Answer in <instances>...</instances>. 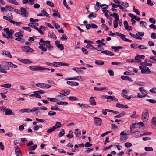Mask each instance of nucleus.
Listing matches in <instances>:
<instances>
[{
	"label": "nucleus",
	"instance_id": "obj_1",
	"mask_svg": "<svg viewBox=\"0 0 156 156\" xmlns=\"http://www.w3.org/2000/svg\"><path fill=\"white\" fill-rule=\"evenodd\" d=\"M20 13L23 17H28V12L24 7H21L20 10Z\"/></svg>",
	"mask_w": 156,
	"mask_h": 156
},
{
	"label": "nucleus",
	"instance_id": "obj_2",
	"mask_svg": "<svg viewBox=\"0 0 156 156\" xmlns=\"http://www.w3.org/2000/svg\"><path fill=\"white\" fill-rule=\"evenodd\" d=\"M139 89L140 90V91L142 93V94H144V95H140V93H138L137 95V97L139 98H141L142 97H145L147 94V92L144 89L143 87H140L139 88Z\"/></svg>",
	"mask_w": 156,
	"mask_h": 156
},
{
	"label": "nucleus",
	"instance_id": "obj_3",
	"mask_svg": "<svg viewBox=\"0 0 156 156\" xmlns=\"http://www.w3.org/2000/svg\"><path fill=\"white\" fill-rule=\"evenodd\" d=\"M29 69L32 71H39L41 70V67L38 65L32 66H29Z\"/></svg>",
	"mask_w": 156,
	"mask_h": 156
},
{
	"label": "nucleus",
	"instance_id": "obj_4",
	"mask_svg": "<svg viewBox=\"0 0 156 156\" xmlns=\"http://www.w3.org/2000/svg\"><path fill=\"white\" fill-rule=\"evenodd\" d=\"M22 50L25 52H33L34 50L31 48L29 47V46H22L21 47Z\"/></svg>",
	"mask_w": 156,
	"mask_h": 156
},
{
	"label": "nucleus",
	"instance_id": "obj_5",
	"mask_svg": "<svg viewBox=\"0 0 156 156\" xmlns=\"http://www.w3.org/2000/svg\"><path fill=\"white\" fill-rule=\"evenodd\" d=\"M15 153L17 156H22V154L21 150L18 146H17L15 148Z\"/></svg>",
	"mask_w": 156,
	"mask_h": 156
},
{
	"label": "nucleus",
	"instance_id": "obj_6",
	"mask_svg": "<svg viewBox=\"0 0 156 156\" xmlns=\"http://www.w3.org/2000/svg\"><path fill=\"white\" fill-rule=\"evenodd\" d=\"M94 118L95 119L94 122L95 124L98 126L101 125L102 122V120L101 118L98 117H94Z\"/></svg>",
	"mask_w": 156,
	"mask_h": 156
},
{
	"label": "nucleus",
	"instance_id": "obj_7",
	"mask_svg": "<svg viewBox=\"0 0 156 156\" xmlns=\"http://www.w3.org/2000/svg\"><path fill=\"white\" fill-rule=\"evenodd\" d=\"M70 92V91L69 90H64L61 91L60 94L64 96H66L69 94Z\"/></svg>",
	"mask_w": 156,
	"mask_h": 156
},
{
	"label": "nucleus",
	"instance_id": "obj_8",
	"mask_svg": "<svg viewBox=\"0 0 156 156\" xmlns=\"http://www.w3.org/2000/svg\"><path fill=\"white\" fill-rule=\"evenodd\" d=\"M45 46L46 48L50 51H52L53 49V47L51 45L50 43V41H46V43H45Z\"/></svg>",
	"mask_w": 156,
	"mask_h": 156
},
{
	"label": "nucleus",
	"instance_id": "obj_9",
	"mask_svg": "<svg viewBox=\"0 0 156 156\" xmlns=\"http://www.w3.org/2000/svg\"><path fill=\"white\" fill-rule=\"evenodd\" d=\"M20 59V60H19V59H18L21 62L25 64H31L32 63V61L28 59L23 58H21Z\"/></svg>",
	"mask_w": 156,
	"mask_h": 156
},
{
	"label": "nucleus",
	"instance_id": "obj_10",
	"mask_svg": "<svg viewBox=\"0 0 156 156\" xmlns=\"http://www.w3.org/2000/svg\"><path fill=\"white\" fill-rule=\"evenodd\" d=\"M66 83L70 86H77L79 85L78 83L73 81H67L66 82Z\"/></svg>",
	"mask_w": 156,
	"mask_h": 156
},
{
	"label": "nucleus",
	"instance_id": "obj_11",
	"mask_svg": "<svg viewBox=\"0 0 156 156\" xmlns=\"http://www.w3.org/2000/svg\"><path fill=\"white\" fill-rule=\"evenodd\" d=\"M116 107L119 108H128L129 107L126 105L122 104L119 103H117L116 105Z\"/></svg>",
	"mask_w": 156,
	"mask_h": 156
},
{
	"label": "nucleus",
	"instance_id": "obj_12",
	"mask_svg": "<svg viewBox=\"0 0 156 156\" xmlns=\"http://www.w3.org/2000/svg\"><path fill=\"white\" fill-rule=\"evenodd\" d=\"M125 35L122 34L120 37L121 39L124 41L130 43H131L132 42V41L131 40L125 37Z\"/></svg>",
	"mask_w": 156,
	"mask_h": 156
},
{
	"label": "nucleus",
	"instance_id": "obj_13",
	"mask_svg": "<svg viewBox=\"0 0 156 156\" xmlns=\"http://www.w3.org/2000/svg\"><path fill=\"white\" fill-rule=\"evenodd\" d=\"M111 48L112 49H114L115 50L114 52H116L119 50L122 49L123 48L121 46H112L111 47Z\"/></svg>",
	"mask_w": 156,
	"mask_h": 156
},
{
	"label": "nucleus",
	"instance_id": "obj_14",
	"mask_svg": "<svg viewBox=\"0 0 156 156\" xmlns=\"http://www.w3.org/2000/svg\"><path fill=\"white\" fill-rule=\"evenodd\" d=\"M144 68L145 69L143 71V73L149 74L151 73V71L148 67L146 66H144Z\"/></svg>",
	"mask_w": 156,
	"mask_h": 156
},
{
	"label": "nucleus",
	"instance_id": "obj_15",
	"mask_svg": "<svg viewBox=\"0 0 156 156\" xmlns=\"http://www.w3.org/2000/svg\"><path fill=\"white\" fill-rule=\"evenodd\" d=\"M13 114L14 113L12 112V110L10 109L9 108H7L6 110L5 115H11Z\"/></svg>",
	"mask_w": 156,
	"mask_h": 156
},
{
	"label": "nucleus",
	"instance_id": "obj_16",
	"mask_svg": "<svg viewBox=\"0 0 156 156\" xmlns=\"http://www.w3.org/2000/svg\"><path fill=\"white\" fill-rule=\"evenodd\" d=\"M72 69L76 71L77 72H79L82 73L84 72L80 68H78V67H74L72 68Z\"/></svg>",
	"mask_w": 156,
	"mask_h": 156
},
{
	"label": "nucleus",
	"instance_id": "obj_17",
	"mask_svg": "<svg viewBox=\"0 0 156 156\" xmlns=\"http://www.w3.org/2000/svg\"><path fill=\"white\" fill-rule=\"evenodd\" d=\"M54 64H55L56 65H59L60 66H69V64L66 63H63L62 62H54L53 63Z\"/></svg>",
	"mask_w": 156,
	"mask_h": 156
},
{
	"label": "nucleus",
	"instance_id": "obj_18",
	"mask_svg": "<svg viewBox=\"0 0 156 156\" xmlns=\"http://www.w3.org/2000/svg\"><path fill=\"white\" fill-rule=\"evenodd\" d=\"M90 104L92 105H95L96 104V102L95 101V100L94 98L91 97L90 99Z\"/></svg>",
	"mask_w": 156,
	"mask_h": 156
},
{
	"label": "nucleus",
	"instance_id": "obj_19",
	"mask_svg": "<svg viewBox=\"0 0 156 156\" xmlns=\"http://www.w3.org/2000/svg\"><path fill=\"white\" fill-rule=\"evenodd\" d=\"M108 97V100L110 99L115 102H117L118 101V99L114 96H109Z\"/></svg>",
	"mask_w": 156,
	"mask_h": 156
},
{
	"label": "nucleus",
	"instance_id": "obj_20",
	"mask_svg": "<svg viewBox=\"0 0 156 156\" xmlns=\"http://www.w3.org/2000/svg\"><path fill=\"white\" fill-rule=\"evenodd\" d=\"M94 89L95 90L97 91H102V90H106L108 89L106 87H103L101 88H99L97 87H94Z\"/></svg>",
	"mask_w": 156,
	"mask_h": 156
},
{
	"label": "nucleus",
	"instance_id": "obj_21",
	"mask_svg": "<svg viewBox=\"0 0 156 156\" xmlns=\"http://www.w3.org/2000/svg\"><path fill=\"white\" fill-rule=\"evenodd\" d=\"M45 43H46V41L43 40L42 39H41L40 40L39 44L40 45V46H45Z\"/></svg>",
	"mask_w": 156,
	"mask_h": 156
},
{
	"label": "nucleus",
	"instance_id": "obj_22",
	"mask_svg": "<svg viewBox=\"0 0 156 156\" xmlns=\"http://www.w3.org/2000/svg\"><path fill=\"white\" fill-rule=\"evenodd\" d=\"M95 63L98 65H102L104 64V61L101 60H97L95 61Z\"/></svg>",
	"mask_w": 156,
	"mask_h": 156
},
{
	"label": "nucleus",
	"instance_id": "obj_23",
	"mask_svg": "<svg viewBox=\"0 0 156 156\" xmlns=\"http://www.w3.org/2000/svg\"><path fill=\"white\" fill-rule=\"evenodd\" d=\"M0 86L2 87H4L7 88H9L11 87V84L9 83H6L1 85Z\"/></svg>",
	"mask_w": 156,
	"mask_h": 156
},
{
	"label": "nucleus",
	"instance_id": "obj_24",
	"mask_svg": "<svg viewBox=\"0 0 156 156\" xmlns=\"http://www.w3.org/2000/svg\"><path fill=\"white\" fill-rule=\"evenodd\" d=\"M86 47L88 49H92L93 50H97L96 48L94 47L92 45L90 44H87L86 45Z\"/></svg>",
	"mask_w": 156,
	"mask_h": 156
},
{
	"label": "nucleus",
	"instance_id": "obj_25",
	"mask_svg": "<svg viewBox=\"0 0 156 156\" xmlns=\"http://www.w3.org/2000/svg\"><path fill=\"white\" fill-rule=\"evenodd\" d=\"M126 114V112L124 111H122L121 113L119 114V115L114 117V118H120L123 115H124Z\"/></svg>",
	"mask_w": 156,
	"mask_h": 156
},
{
	"label": "nucleus",
	"instance_id": "obj_26",
	"mask_svg": "<svg viewBox=\"0 0 156 156\" xmlns=\"http://www.w3.org/2000/svg\"><path fill=\"white\" fill-rule=\"evenodd\" d=\"M135 59L136 60V61L135 62H136L139 63L141 62L139 55H138L135 56Z\"/></svg>",
	"mask_w": 156,
	"mask_h": 156
},
{
	"label": "nucleus",
	"instance_id": "obj_27",
	"mask_svg": "<svg viewBox=\"0 0 156 156\" xmlns=\"http://www.w3.org/2000/svg\"><path fill=\"white\" fill-rule=\"evenodd\" d=\"M145 115L146 116H148V111L147 109H145L144 110L142 113V116Z\"/></svg>",
	"mask_w": 156,
	"mask_h": 156
},
{
	"label": "nucleus",
	"instance_id": "obj_28",
	"mask_svg": "<svg viewBox=\"0 0 156 156\" xmlns=\"http://www.w3.org/2000/svg\"><path fill=\"white\" fill-rule=\"evenodd\" d=\"M121 95L123 97L126 98L128 100H130L132 97H133L132 95L130 96H128L127 95L123 93H122Z\"/></svg>",
	"mask_w": 156,
	"mask_h": 156
},
{
	"label": "nucleus",
	"instance_id": "obj_29",
	"mask_svg": "<svg viewBox=\"0 0 156 156\" xmlns=\"http://www.w3.org/2000/svg\"><path fill=\"white\" fill-rule=\"evenodd\" d=\"M45 63L47 65H49L51 66H54L55 67H57L58 66L57 65L55 64L54 63V64H53L52 63H49L47 62H45Z\"/></svg>",
	"mask_w": 156,
	"mask_h": 156
},
{
	"label": "nucleus",
	"instance_id": "obj_30",
	"mask_svg": "<svg viewBox=\"0 0 156 156\" xmlns=\"http://www.w3.org/2000/svg\"><path fill=\"white\" fill-rule=\"evenodd\" d=\"M36 86L38 87L41 88H44V83H38L36 84Z\"/></svg>",
	"mask_w": 156,
	"mask_h": 156
},
{
	"label": "nucleus",
	"instance_id": "obj_31",
	"mask_svg": "<svg viewBox=\"0 0 156 156\" xmlns=\"http://www.w3.org/2000/svg\"><path fill=\"white\" fill-rule=\"evenodd\" d=\"M56 129V128L55 126H53L51 128L48 129L47 131L48 133H50L53 132Z\"/></svg>",
	"mask_w": 156,
	"mask_h": 156
},
{
	"label": "nucleus",
	"instance_id": "obj_32",
	"mask_svg": "<svg viewBox=\"0 0 156 156\" xmlns=\"http://www.w3.org/2000/svg\"><path fill=\"white\" fill-rule=\"evenodd\" d=\"M3 53L4 54H5V55H7L10 58H12L11 55L9 51H4L3 52Z\"/></svg>",
	"mask_w": 156,
	"mask_h": 156
},
{
	"label": "nucleus",
	"instance_id": "obj_33",
	"mask_svg": "<svg viewBox=\"0 0 156 156\" xmlns=\"http://www.w3.org/2000/svg\"><path fill=\"white\" fill-rule=\"evenodd\" d=\"M140 26L141 27H146L145 26L147 25V23L144 21H141L140 23Z\"/></svg>",
	"mask_w": 156,
	"mask_h": 156
},
{
	"label": "nucleus",
	"instance_id": "obj_34",
	"mask_svg": "<svg viewBox=\"0 0 156 156\" xmlns=\"http://www.w3.org/2000/svg\"><path fill=\"white\" fill-rule=\"evenodd\" d=\"M48 35L50 38H55V39L57 38L56 36L53 33H48Z\"/></svg>",
	"mask_w": 156,
	"mask_h": 156
},
{
	"label": "nucleus",
	"instance_id": "obj_35",
	"mask_svg": "<svg viewBox=\"0 0 156 156\" xmlns=\"http://www.w3.org/2000/svg\"><path fill=\"white\" fill-rule=\"evenodd\" d=\"M15 36L17 37H23V34L20 32H16L15 34Z\"/></svg>",
	"mask_w": 156,
	"mask_h": 156
},
{
	"label": "nucleus",
	"instance_id": "obj_36",
	"mask_svg": "<svg viewBox=\"0 0 156 156\" xmlns=\"http://www.w3.org/2000/svg\"><path fill=\"white\" fill-rule=\"evenodd\" d=\"M61 126V124L60 122H57L56 123L55 125L54 126H55L56 129L57 128H59Z\"/></svg>",
	"mask_w": 156,
	"mask_h": 156
},
{
	"label": "nucleus",
	"instance_id": "obj_37",
	"mask_svg": "<svg viewBox=\"0 0 156 156\" xmlns=\"http://www.w3.org/2000/svg\"><path fill=\"white\" fill-rule=\"evenodd\" d=\"M29 109L28 108L22 109L20 110V112H21L24 113L27 112L28 113H29Z\"/></svg>",
	"mask_w": 156,
	"mask_h": 156
},
{
	"label": "nucleus",
	"instance_id": "obj_38",
	"mask_svg": "<svg viewBox=\"0 0 156 156\" xmlns=\"http://www.w3.org/2000/svg\"><path fill=\"white\" fill-rule=\"evenodd\" d=\"M46 4L47 5H49L51 7H54V5L53 3L51 1H48L46 2Z\"/></svg>",
	"mask_w": 156,
	"mask_h": 156
},
{
	"label": "nucleus",
	"instance_id": "obj_39",
	"mask_svg": "<svg viewBox=\"0 0 156 156\" xmlns=\"http://www.w3.org/2000/svg\"><path fill=\"white\" fill-rule=\"evenodd\" d=\"M3 18L5 20H6L8 21L10 23H13V20H12L11 19L9 18L8 17L6 16H4L3 17Z\"/></svg>",
	"mask_w": 156,
	"mask_h": 156
},
{
	"label": "nucleus",
	"instance_id": "obj_40",
	"mask_svg": "<svg viewBox=\"0 0 156 156\" xmlns=\"http://www.w3.org/2000/svg\"><path fill=\"white\" fill-rule=\"evenodd\" d=\"M56 114V112L52 111H50L48 113V115L49 116H53Z\"/></svg>",
	"mask_w": 156,
	"mask_h": 156
},
{
	"label": "nucleus",
	"instance_id": "obj_41",
	"mask_svg": "<svg viewBox=\"0 0 156 156\" xmlns=\"http://www.w3.org/2000/svg\"><path fill=\"white\" fill-rule=\"evenodd\" d=\"M69 99L74 101H77L78 100V99L76 97L74 96H70L69 97Z\"/></svg>",
	"mask_w": 156,
	"mask_h": 156
},
{
	"label": "nucleus",
	"instance_id": "obj_42",
	"mask_svg": "<svg viewBox=\"0 0 156 156\" xmlns=\"http://www.w3.org/2000/svg\"><path fill=\"white\" fill-rule=\"evenodd\" d=\"M65 133V131L64 129H62L61 131L59 133L58 135V136L59 137H61L63 136Z\"/></svg>",
	"mask_w": 156,
	"mask_h": 156
},
{
	"label": "nucleus",
	"instance_id": "obj_43",
	"mask_svg": "<svg viewBox=\"0 0 156 156\" xmlns=\"http://www.w3.org/2000/svg\"><path fill=\"white\" fill-rule=\"evenodd\" d=\"M57 47L61 50L62 51L64 49V47L63 44H59L58 45Z\"/></svg>",
	"mask_w": 156,
	"mask_h": 156
},
{
	"label": "nucleus",
	"instance_id": "obj_44",
	"mask_svg": "<svg viewBox=\"0 0 156 156\" xmlns=\"http://www.w3.org/2000/svg\"><path fill=\"white\" fill-rule=\"evenodd\" d=\"M63 4L64 6L68 9H70V8L67 5L66 0H63Z\"/></svg>",
	"mask_w": 156,
	"mask_h": 156
},
{
	"label": "nucleus",
	"instance_id": "obj_45",
	"mask_svg": "<svg viewBox=\"0 0 156 156\" xmlns=\"http://www.w3.org/2000/svg\"><path fill=\"white\" fill-rule=\"evenodd\" d=\"M37 147V145L35 144L33 145L32 146H31L30 147V148L29 149V151H32L35 150Z\"/></svg>",
	"mask_w": 156,
	"mask_h": 156
},
{
	"label": "nucleus",
	"instance_id": "obj_46",
	"mask_svg": "<svg viewBox=\"0 0 156 156\" xmlns=\"http://www.w3.org/2000/svg\"><path fill=\"white\" fill-rule=\"evenodd\" d=\"M34 93H35V97L38 98H41V97L40 96V95L39 94V93L37 92V91L34 92Z\"/></svg>",
	"mask_w": 156,
	"mask_h": 156
},
{
	"label": "nucleus",
	"instance_id": "obj_47",
	"mask_svg": "<svg viewBox=\"0 0 156 156\" xmlns=\"http://www.w3.org/2000/svg\"><path fill=\"white\" fill-rule=\"evenodd\" d=\"M3 30L9 36H10V32L8 28H4L3 29Z\"/></svg>",
	"mask_w": 156,
	"mask_h": 156
},
{
	"label": "nucleus",
	"instance_id": "obj_48",
	"mask_svg": "<svg viewBox=\"0 0 156 156\" xmlns=\"http://www.w3.org/2000/svg\"><path fill=\"white\" fill-rule=\"evenodd\" d=\"M124 26L125 29L127 30L128 27V23L127 21H125L124 22Z\"/></svg>",
	"mask_w": 156,
	"mask_h": 156
},
{
	"label": "nucleus",
	"instance_id": "obj_49",
	"mask_svg": "<svg viewBox=\"0 0 156 156\" xmlns=\"http://www.w3.org/2000/svg\"><path fill=\"white\" fill-rule=\"evenodd\" d=\"M133 11L136 13L137 15H140V12L136 9L135 8V7L133 6Z\"/></svg>",
	"mask_w": 156,
	"mask_h": 156
},
{
	"label": "nucleus",
	"instance_id": "obj_50",
	"mask_svg": "<svg viewBox=\"0 0 156 156\" xmlns=\"http://www.w3.org/2000/svg\"><path fill=\"white\" fill-rule=\"evenodd\" d=\"M5 8L7 9V10L9 11H12L14 9V8L13 7L9 5H6Z\"/></svg>",
	"mask_w": 156,
	"mask_h": 156
},
{
	"label": "nucleus",
	"instance_id": "obj_51",
	"mask_svg": "<svg viewBox=\"0 0 156 156\" xmlns=\"http://www.w3.org/2000/svg\"><path fill=\"white\" fill-rule=\"evenodd\" d=\"M34 29L36 30H37L38 31V32L41 34L43 35L44 34V33L41 30V29L40 28H39L37 27H35Z\"/></svg>",
	"mask_w": 156,
	"mask_h": 156
},
{
	"label": "nucleus",
	"instance_id": "obj_52",
	"mask_svg": "<svg viewBox=\"0 0 156 156\" xmlns=\"http://www.w3.org/2000/svg\"><path fill=\"white\" fill-rule=\"evenodd\" d=\"M34 29L36 30H37L38 31V32L41 34L43 35L44 34V33L41 30V29L40 28H39L37 27H35Z\"/></svg>",
	"mask_w": 156,
	"mask_h": 156
},
{
	"label": "nucleus",
	"instance_id": "obj_53",
	"mask_svg": "<svg viewBox=\"0 0 156 156\" xmlns=\"http://www.w3.org/2000/svg\"><path fill=\"white\" fill-rule=\"evenodd\" d=\"M34 29L36 30H37L38 31V32L41 34L43 35L44 34V33L41 30V29L40 28H39L37 27H35Z\"/></svg>",
	"mask_w": 156,
	"mask_h": 156
},
{
	"label": "nucleus",
	"instance_id": "obj_54",
	"mask_svg": "<svg viewBox=\"0 0 156 156\" xmlns=\"http://www.w3.org/2000/svg\"><path fill=\"white\" fill-rule=\"evenodd\" d=\"M34 29L36 30H37L38 31V32L41 34L43 35L44 34V33L41 30V29L40 28H39L37 27H35Z\"/></svg>",
	"mask_w": 156,
	"mask_h": 156
},
{
	"label": "nucleus",
	"instance_id": "obj_55",
	"mask_svg": "<svg viewBox=\"0 0 156 156\" xmlns=\"http://www.w3.org/2000/svg\"><path fill=\"white\" fill-rule=\"evenodd\" d=\"M113 25L115 28H116L118 25V20H114Z\"/></svg>",
	"mask_w": 156,
	"mask_h": 156
},
{
	"label": "nucleus",
	"instance_id": "obj_56",
	"mask_svg": "<svg viewBox=\"0 0 156 156\" xmlns=\"http://www.w3.org/2000/svg\"><path fill=\"white\" fill-rule=\"evenodd\" d=\"M45 46H39L38 47V48L39 49H41L44 52H45L47 51V49L46 48V47L45 48L44 47Z\"/></svg>",
	"mask_w": 156,
	"mask_h": 156
},
{
	"label": "nucleus",
	"instance_id": "obj_57",
	"mask_svg": "<svg viewBox=\"0 0 156 156\" xmlns=\"http://www.w3.org/2000/svg\"><path fill=\"white\" fill-rule=\"evenodd\" d=\"M9 32H10V38H12V39H13V37L12 35L14 33V30L12 29L10 30H9Z\"/></svg>",
	"mask_w": 156,
	"mask_h": 156
},
{
	"label": "nucleus",
	"instance_id": "obj_58",
	"mask_svg": "<svg viewBox=\"0 0 156 156\" xmlns=\"http://www.w3.org/2000/svg\"><path fill=\"white\" fill-rule=\"evenodd\" d=\"M82 51L83 53L86 55H87L88 53L87 50L84 48L82 47L81 48Z\"/></svg>",
	"mask_w": 156,
	"mask_h": 156
},
{
	"label": "nucleus",
	"instance_id": "obj_59",
	"mask_svg": "<svg viewBox=\"0 0 156 156\" xmlns=\"http://www.w3.org/2000/svg\"><path fill=\"white\" fill-rule=\"evenodd\" d=\"M23 29L25 30H27L29 32H30L31 31V29L29 27H23L22 28Z\"/></svg>",
	"mask_w": 156,
	"mask_h": 156
},
{
	"label": "nucleus",
	"instance_id": "obj_60",
	"mask_svg": "<svg viewBox=\"0 0 156 156\" xmlns=\"http://www.w3.org/2000/svg\"><path fill=\"white\" fill-rule=\"evenodd\" d=\"M108 72L109 73V75L111 76H113L114 75V73L113 71L111 69H109L108 71Z\"/></svg>",
	"mask_w": 156,
	"mask_h": 156
},
{
	"label": "nucleus",
	"instance_id": "obj_61",
	"mask_svg": "<svg viewBox=\"0 0 156 156\" xmlns=\"http://www.w3.org/2000/svg\"><path fill=\"white\" fill-rule=\"evenodd\" d=\"M151 38L155 39H156V33H152L151 35Z\"/></svg>",
	"mask_w": 156,
	"mask_h": 156
},
{
	"label": "nucleus",
	"instance_id": "obj_62",
	"mask_svg": "<svg viewBox=\"0 0 156 156\" xmlns=\"http://www.w3.org/2000/svg\"><path fill=\"white\" fill-rule=\"evenodd\" d=\"M132 146L131 143L129 142H126L125 144V146L126 147H129Z\"/></svg>",
	"mask_w": 156,
	"mask_h": 156
},
{
	"label": "nucleus",
	"instance_id": "obj_63",
	"mask_svg": "<svg viewBox=\"0 0 156 156\" xmlns=\"http://www.w3.org/2000/svg\"><path fill=\"white\" fill-rule=\"evenodd\" d=\"M121 4L122 5L124 6L127 8L129 6V4L128 3L125 2H122L121 3Z\"/></svg>",
	"mask_w": 156,
	"mask_h": 156
},
{
	"label": "nucleus",
	"instance_id": "obj_64",
	"mask_svg": "<svg viewBox=\"0 0 156 156\" xmlns=\"http://www.w3.org/2000/svg\"><path fill=\"white\" fill-rule=\"evenodd\" d=\"M149 22L153 24H155L156 23V21L155 19L153 18H150L149 19Z\"/></svg>",
	"mask_w": 156,
	"mask_h": 156
}]
</instances>
